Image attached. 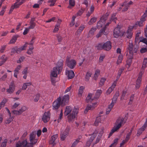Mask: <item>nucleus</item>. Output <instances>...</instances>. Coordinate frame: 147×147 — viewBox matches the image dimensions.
Returning a JSON list of instances; mask_svg holds the SVG:
<instances>
[{
	"label": "nucleus",
	"instance_id": "f8f14e48",
	"mask_svg": "<svg viewBox=\"0 0 147 147\" xmlns=\"http://www.w3.org/2000/svg\"><path fill=\"white\" fill-rule=\"evenodd\" d=\"M106 17L105 16H102L100 18V20L98 22L97 24V27L98 28H100L103 25H104L105 23V21L106 20Z\"/></svg>",
	"mask_w": 147,
	"mask_h": 147
},
{
	"label": "nucleus",
	"instance_id": "c03bdc74",
	"mask_svg": "<svg viewBox=\"0 0 147 147\" xmlns=\"http://www.w3.org/2000/svg\"><path fill=\"white\" fill-rule=\"evenodd\" d=\"M141 34L140 32H138L136 34L135 38V42L136 43L137 42H138V39L139 37Z\"/></svg>",
	"mask_w": 147,
	"mask_h": 147
},
{
	"label": "nucleus",
	"instance_id": "603ef678",
	"mask_svg": "<svg viewBox=\"0 0 147 147\" xmlns=\"http://www.w3.org/2000/svg\"><path fill=\"white\" fill-rule=\"evenodd\" d=\"M137 22H136L135 24L133 26H129V27L130 28H131V30H133V29H136L137 28L138 26H139L137 24Z\"/></svg>",
	"mask_w": 147,
	"mask_h": 147
},
{
	"label": "nucleus",
	"instance_id": "bf43d9fd",
	"mask_svg": "<svg viewBox=\"0 0 147 147\" xmlns=\"http://www.w3.org/2000/svg\"><path fill=\"white\" fill-rule=\"evenodd\" d=\"M40 97V95L39 94H36L35 96V97L34 99V101L35 102H37L39 99Z\"/></svg>",
	"mask_w": 147,
	"mask_h": 147
},
{
	"label": "nucleus",
	"instance_id": "9b49d317",
	"mask_svg": "<svg viewBox=\"0 0 147 147\" xmlns=\"http://www.w3.org/2000/svg\"><path fill=\"white\" fill-rule=\"evenodd\" d=\"M50 113L49 111L45 112L42 117V121L44 123H47L49 121L50 118Z\"/></svg>",
	"mask_w": 147,
	"mask_h": 147
},
{
	"label": "nucleus",
	"instance_id": "4c0bfd02",
	"mask_svg": "<svg viewBox=\"0 0 147 147\" xmlns=\"http://www.w3.org/2000/svg\"><path fill=\"white\" fill-rule=\"evenodd\" d=\"M125 4V3L124 2L123 4L122 5V7L124 6V7L122 10V12H124L127 11L129 7V6L128 5Z\"/></svg>",
	"mask_w": 147,
	"mask_h": 147
},
{
	"label": "nucleus",
	"instance_id": "a19ab883",
	"mask_svg": "<svg viewBox=\"0 0 147 147\" xmlns=\"http://www.w3.org/2000/svg\"><path fill=\"white\" fill-rule=\"evenodd\" d=\"M92 94L91 93L89 94L86 98V100L87 102L92 101L93 99L91 98Z\"/></svg>",
	"mask_w": 147,
	"mask_h": 147
},
{
	"label": "nucleus",
	"instance_id": "9d476101",
	"mask_svg": "<svg viewBox=\"0 0 147 147\" xmlns=\"http://www.w3.org/2000/svg\"><path fill=\"white\" fill-rule=\"evenodd\" d=\"M98 105V102L96 101L92 104L88 105L84 111V113H86L89 110H93Z\"/></svg>",
	"mask_w": 147,
	"mask_h": 147
},
{
	"label": "nucleus",
	"instance_id": "b1692460",
	"mask_svg": "<svg viewBox=\"0 0 147 147\" xmlns=\"http://www.w3.org/2000/svg\"><path fill=\"white\" fill-rule=\"evenodd\" d=\"M115 14H113L111 17V20L108 23L106 24L105 25L104 28H105V30L106 29L107 26H108L111 23V20L113 21L115 23L116 22V20H117L116 18L115 17Z\"/></svg>",
	"mask_w": 147,
	"mask_h": 147
},
{
	"label": "nucleus",
	"instance_id": "4468645a",
	"mask_svg": "<svg viewBox=\"0 0 147 147\" xmlns=\"http://www.w3.org/2000/svg\"><path fill=\"white\" fill-rule=\"evenodd\" d=\"M15 90V86L13 82H11L9 86V88L6 89V92L8 94L13 93Z\"/></svg>",
	"mask_w": 147,
	"mask_h": 147
},
{
	"label": "nucleus",
	"instance_id": "4d7b16f0",
	"mask_svg": "<svg viewBox=\"0 0 147 147\" xmlns=\"http://www.w3.org/2000/svg\"><path fill=\"white\" fill-rule=\"evenodd\" d=\"M22 67L21 65H18L14 71V72L19 73V71L20 70Z\"/></svg>",
	"mask_w": 147,
	"mask_h": 147
},
{
	"label": "nucleus",
	"instance_id": "49530a36",
	"mask_svg": "<svg viewBox=\"0 0 147 147\" xmlns=\"http://www.w3.org/2000/svg\"><path fill=\"white\" fill-rule=\"evenodd\" d=\"M124 69V68L123 67L122 68H121L118 71V76H117V79L118 80L119 78H120V76L121 75V74L123 71Z\"/></svg>",
	"mask_w": 147,
	"mask_h": 147
},
{
	"label": "nucleus",
	"instance_id": "c756f323",
	"mask_svg": "<svg viewBox=\"0 0 147 147\" xmlns=\"http://www.w3.org/2000/svg\"><path fill=\"white\" fill-rule=\"evenodd\" d=\"M32 83L30 82L24 83L23 84L22 89L23 90H25L26 89L28 86H30L32 85Z\"/></svg>",
	"mask_w": 147,
	"mask_h": 147
},
{
	"label": "nucleus",
	"instance_id": "6e6d98bb",
	"mask_svg": "<svg viewBox=\"0 0 147 147\" xmlns=\"http://www.w3.org/2000/svg\"><path fill=\"white\" fill-rule=\"evenodd\" d=\"M30 26L28 27L30 29H33L36 26V23L35 22H30Z\"/></svg>",
	"mask_w": 147,
	"mask_h": 147
},
{
	"label": "nucleus",
	"instance_id": "20e7f679",
	"mask_svg": "<svg viewBox=\"0 0 147 147\" xmlns=\"http://www.w3.org/2000/svg\"><path fill=\"white\" fill-rule=\"evenodd\" d=\"M126 119H124L123 117H120L118 118L115 122V125L109 133L108 138H109L114 132L118 130L122 125H123L126 122Z\"/></svg>",
	"mask_w": 147,
	"mask_h": 147
},
{
	"label": "nucleus",
	"instance_id": "c85d7f7f",
	"mask_svg": "<svg viewBox=\"0 0 147 147\" xmlns=\"http://www.w3.org/2000/svg\"><path fill=\"white\" fill-rule=\"evenodd\" d=\"M7 60V57L4 55H2L0 58V66L3 64Z\"/></svg>",
	"mask_w": 147,
	"mask_h": 147
},
{
	"label": "nucleus",
	"instance_id": "680f3d73",
	"mask_svg": "<svg viewBox=\"0 0 147 147\" xmlns=\"http://www.w3.org/2000/svg\"><path fill=\"white\" fill-rule=\"evenodd\" d=\"M69 5L71 7H73L75 4V0H69Z\"/></svg>",
	"mask_w": 147,
	"mask_h": 147
},
{
	"label": "nucleus",
	"instance_id": "473e14b6",
	"mask_svg": "<svg viewBox=\"0 0 147 147\" xmlns=\"http://www.w3.org/2000/svg\"><path fill=\"white\" fill-rule=\"evenodd\" d=\"M84 28L85 27L83 25H81L80 26L75 33V34H77V37L79 36V34L82 32Z\"/></svg>",
	"mask_w": 147,
	"mask_h": 147
},
{
	"label": "nucleus",
	"instance_id": "338daca9",
	"mask_svg": "<svg viewBox=\"0 0 147 147\" xmlns=\"http://www.w3.org/2000/svg\"><path fill=\"white\" fill-rule=\"evenodd\" d=\"M139 42H142L147 45V39L143 37H141Z\"/></svg>",
	"mask_w": 147,
	"mask_h": 147
},
{
	"label": "nucleus",
	"instance_id": "13d9d810",
	"mask_svg": "<svg viewBox=\"0 0 147 147\" xmlns=\"http://www.w3.org/2000/svg\"><path fill=\"white\" fill-rule=\"evenodd\" d=\"M60 26L59 24H57L55 25V28L53 30V32H57L59 30V28Z\"/></svg>",
	"mask_w": 147,
	"mask_h": 147
},
{
	"label": "nucleus",
	"instance_id": "864d4df0",
	"mask_svg": "<svg viewBox=\"0 0 147 147\" xmlns=\"http://www.w3.org/2000/svg\"><path fill=\"white\" fill-rule=\"evenodd\" d=\"M7 101V99L5 98L3 99L1 102L0 103V105H1L3 107L5 106V105Z\"/></svg>",
	"mask_w": 147,
	"mask_h": 147
},
{
	"label": "nucleus",
	"instance_id": "2eb2a0df",
	"mask_svg": "<svg viewBox=\"0 0 147 147\" xmlns=\"http://www.w3.org/2000/svg\"><path fill=\"white\" fill-rule=\"evenodd\" d=\"M142 75V73H139L138 77L137 79L135 86L136 88V89H138L140 86Z\"/></svg>",
	"mask_w": 147,
	"mask_h": 147
},
{
	"label": "nucleus",
	"instance_id": "0eeeda50",
	"mask_svg": "<svg viewBox=\"0 0 147 147\" xmlns=\"http://www.w3.org/2000/svg\"><path fill=\"white\" fill-rule=\"evenodd\" d=\"M66 64L71 69H72L75 67L76 63L75 60L70 59V57H67Z\"/></svg>",
	"mask_w": 147,
	"mask_h": 147
},
{
	"label": "nucleus",
	"instance_id": "412c9836",
	"mask_svg": "<svg viewBox=\"0 0 147 147\" xmlns=\"http://www.w3.org/2000/svg\"><path fill=\"white\" fill-rule=\"evenodd\" d=\"M111 48V46L110 41H107L103 44V49L106 51L110 50Z\"/></svg>",
	"mask_w": 147,
	"mask_h": 147
},
{
	"label": "nucleus",
	"instance_id": "37998d69",
	"mask_svg": "<svg viewBox=\"0 0 147 147\" xmlns=\"http://www.w3.org/2000/svg\"><path fill=\"white\" fill-rule=\"evenodd\" d=\"M96 18L94 17H92L88 22L89 25H91L94 23L96 20Z\"/></svg>",
	"mask_w": 147,
	"mask_h": 147
},
{
	"label": "nucleus",
	"instance_id": "e2e57ef3",
	"mask_svg": "<svg viewBox=\"0 0 147 147\" xmlns=\"http://www.w3.org/2000/svg\"><path fill=\"white\" fill-rule=\"evenodd\" d=\"M106 79L104 78H102L99 83V86H102L104 84V83L106 81Z\"/></svg>",
	"mask_w": 147,
	"mask_h": 147
},
{
	"label": "nucleus",
	"instance_id": "f257e3e1",
	"mask_svg": "<svg viewBox=\"0 0 147 147\" xmlns=\"http://www.w3.org/2000/svg\"><path fill=\"white\" fill-rule=\"evenodd\" d=\"M104 128L102 127L101 128L96 129L93 132L90 138L87 141L85 147H89L91 144L93 146L99 142L104 133Z\"/></svg>",
	"mask_w": 147,
	"mask_h": 147
},
{
	"label": "nucleus",
	"instance_id": "bb28decb",
	"mask_svg": "<svg viewBox=\"0 0 147 147\" xmlns=\"http://www.w3.org/2000/svg\"><path fill=\"white\" fill-rule=\"evenodd\" d=\"M27 43H26L23 46L21 47H20L18 48L17 47V53H20L22 51L25 50L27 46Z\"/></svg>",
	"mask_w": 147,
	"mask_h": 147
},
{
	"label": "nucleus",
	"instance_id": "a878e982",
	"mask_svg": "<svg viewBox=\"0 0 147 147\" xmlns=\"http://www.w3.org/2000/svg\"><path fill=\"white\" fill-rule=\"evenodd\" d=\"M119 95V93L118 91L116 92L115 94L114 95L112 99L111 102L114 104L116 103L117 98Z\"/></svg>",
	"mask_w": 147,
	"mask_h": 147
},
{
	"label": "nucleus",
	"instance_id": "a211bd4d",
	"mask_svg": "<svg viewBox=\"0 0 147 147\" xmlns=\"http://www.w3.org/2000/svg\"><path fill=\"white\" fill-rule=\"evenodd\" d=\"M132 31V30H131V28H130L128 27L126 32H125L123 36L126 34L127 38L129 39L131 38L132 37L133 34Z\"/></svg>",
	"mask_w": 147,
	"mask_h": 147
},
{
	"label": "nucleus",
	"instance_id": "5701e85b",
	"mask_svg": "<svg viewBox=\"0 0 147 147\" xmlns=\"http://www.w3.org/2000/svg\"><path fill=\"white\" fill-rule=\"evenodd\" d=\"M20 0H17L16 2L14 3V5L11 6L10 11H12L14 9L18 8L21 5L20 3Z\"/></svg>",
	"mask_w": 147,
	"mask_h": 147
},
{
	"label": "nucleus",
	"instance_id": "1a4fd4ad",
	"mask_svg": "<svg viewBox=\"0 0 147 147\" xmlns=\"http://www.w3.org/2000/svg\"><path fill=\"white\" fill-rule=\"evenodd\" d=\"M61 98L59 96L55 100L53 103V110H57L60 107L61 103Z\"/></svg>",
	"mask_w": 147,
	"mask_h": 147
},
{
	"label": "nucleus",
	"instance_id": "8fccbe9b",
	"mask_svg": "<svg viewBox=\"0 0 147 147\" xmlns=\"http://www.w3.org/2000/svg\"><path fill=\"white\" fill-rule=\"evenodd\" d=\"M76 17V15L72 17V20L70 24V26L72 27L75 24V19Z\"/></svg>",
	"mask_w": 147,
	"mask_h": 147
},
{
	"label": "nucleus",
	"instance_id": "39448f33",
	"mask_svg": "<svg viewBox=\"0 0 147 147\" xmlns=\"http://www.w3.org/2000/svg\"><path fill=\"white\" fill-rule=\"evenodd\" d=\"M63 61L62 60H59L57 63V66L53 67L51 71L50 77H57L63 68Z\"/></svg>",
	"mask_w": 147,
	"mask_h": 147
},
{
	"label": "nucleus",
	"instance_id": "ea45409f",
	"mask_svg": "<svg viewBox=\"0 0 147 147\" xmlns=\"http://www.w3.org/2000/svg\"><path fill=\"white\" fill-rule=\"evenodd\" d=\"M17 37L18 36H17L15 35L13 36L12 38L10 41L9 43V44H12L14 43L17 40Z\"/></svg>",
	"mask_w": 147,
	"mask_h": 147
},
{
	"label": "nucleus",
	"instance_id": "052dcab7",
	"mask_svg": "<svg viewBox=\"0 0 147 147\" xmlns=\"http://www.w3.org/2000/svg\"><path fill=\"white\" fill-rule=\"evenodd\" d=\"M97 49L98 50L103 49V44L102 43H99L97 46Z\"/></svg>",
	"mask_w": 147,
	"mask_h": 147
},
{
	"label": "nucleus",
	"instance_id": "a18cd8bd",
	"mask_svg": "<svg viewBox=\"0 0 147 147\" xmlns=\"http://www.w3.org/2000/svg\"><path fill=\"white\" fill-rule=\"evenodd\" d=\"M56 1V0H48L47 2L50 3L49 6H53L54 5Z\"/></svg>",
	"mask_w": 147,
	"mask_h": 147
},
{
	"label": "nucleus",
	"instance_id": "79ce46f5",
	"mask_svg": "<svg viewBox=\"0 0 147 147\" xmlns=\"http://www.w3.org/2000/svg\"><path fill=\"white\" fill-rule=\"evenodd\" d=\"M147 16V11H145L142 18L140 19V21L144 22L145 20V18Z\"/></svg>",
	"mask_w": 147,
	"mask_h": 147
},
{
	"label": "nucleus",
	"instance_id": "dca6fc26",
	"mask_svg": "<svg viewBox=\"0 0 147 147\" xmlns=\"http://www.w3.org/2000/svg\"><path fill=\"white\" fill-rule=\"evenodd\" d=\"M147 57H145L144 59L142 67L141 69V71L139 73H142V74H144L145 68L147 67Z\"/></svg>",
	"mask_w": 147,
	"mask_h": 147
},
{
	"label": "nucleus",
	"instance_id": "72a5a7b5",
	"mask_svg": "<svg viewBox=\"0 0 147 147\" xmlns=\"http://www.w3.org/2000/svg\"><path fill=\"white\" fill-rule=\"evenodd\" d=\"M114 105L115 104L111 102V104L109 105L108 107L106 109V114H108L109 113Z\"/></svg>",
	"mask_w": 147,
	"mask_h": 147
},
{
	"label": "nucleus",
	"instance_id": "7c9ffc66",
	"mask_svg": "<svg viewBox=\"0 0 147 147\" xmlns=\"http://www.w3.org/2000/svg\"><path fill=\"white\" fill-rule=\"evenodd\" d=\"M94 7L93 5H92L90 8V11H88L86 14V16L89 17L92 13L94 11Z\"/></svg>",
	"mask_w": 147,
	"mask_h": 147
},
{
	"label": "nucleus",
	"instance_id": "cd10ccee",
	"mask_svg": "<svg viewBox=\"0 0 147 147\" xmlns=\"http://www.w3.org/2000/svg\"><path fill=\"white\" fill-rule=\"evenodd\" d=\"M28 68L26 67L23 69L22 73V74L24 75L23 78L24 79H26L27 78L28 74Z\"/></svg>",
	"mask_w": 147,
	"mask_h": 147
},
{
	"label": "nucleus",
	"instance_id": "423d86ee",
	"mask_svg": "<svg viewBox=\"0 0 147 147\" xmlns=\"http://www.w3.org/2000/svg\"><path fill=\"white\" fill-rule=\"evenodd\" d=\"M129 44L127 48V51L129 53V55H133L134 53L137 52L138 47H134L133 42L131 40H129Z\"/></svg>",
	"mask_w": 147,
	"mask_h": 147
},
{
	"label": "nucleus",
	"instance_id": "c9c22d12",
	"mask_svg": "<svg viewBox=\"0 0 147 147\" xmlns=\"http://www.w3.org/2000/svg\"><path fill=\"white\" fill-rule=\"evenodd\" d=\"M100 73V70L99 69H97L95 71L93 77L94 79L95 80H96L98 78L99 75Z\"/></svg>",
	"mask_w": 147,
	"mask_h": 147
},
{
	"label": "nucleus",
	"instance_id": "69168bd1",
	"mask_svg": "<svg viewBox=\"0 0 147 147\" xmlns=\"http://www.w3.org/2000/svg\"><path fill=\"white\" fill-rule=\"evenodd\" d=\"M69 127H67L64 131L63 132V133L68 135L69 134Z\"/></svg>",
	"mask_w": 147,
	"mask_h": 147
},
{
	"label": "nucleus",
	"instance_id": "393cba45",
	"mask_svg": "<svg viewBox=\"0 0 147 147\" xmlns=\"http://www.w3.org/2000/svg\"><path fill=\"white\" fill-rule=\"evenodd\" d=\"M105 28H102L101 29L99 32L96 35V37L97 38H98L102 36V34H104L105 35H107V33L105 32Z\"/></svg>",
	"mask_w": 147,
	"mask_h": 147
},
{
	"label": "nucleus",
	"instance_id": "09e8293b",
	"mask_svg": "<svg viewBox=\"0 0 147 147\" xmlns=\"http://www.w3.org/2000/svg\"><path fill=\"white\" fill-rule=\"evenodd\" d=\"M33 49L34 48L32 46L29 47V49L27 52V53L29 55H31L33 53Z\"/></svg>",
	"mask_w": 147,
	"mask_h": 147
},
{
	"label": "nucleus",
	"instance_id": "7ed1b4c3",
	"mask_svg": "<svg viewBox=\"0 0 147 147\" xmlns=\"http://www.w3.org/2000/svg\"><path fill=\"white\" fill-rule=\"evenodd\" d=\"M79 113V109L74 107L72 110L70 106L66 107L64 115H67V119L69 122H72L74 121L75 118L77 117V115Z\"/></svg>",
	"mask_w": 147,
	"mask_h": 147
},
{
	"label": "nucleus",
	"instance_id": "0e129e2a",
	"mask_svg": "<svg viewBox=\"0 0 147 147\" xmlns=\"http://www.w3.org/2000/svg\"><path fill=\"white\" fill-rule=\"evenodd\" d=\"M118 80H117V79H116L113 82V83L111 86L110 87L113 89L116 86Z\"/></svg>",
	"mask_w": 147,
	"mask_h": 147
},
{
	"label": "nucleus",
	"instance_id": "aec40b11",
	"mask_svg": "<svg viewBox=\"0 0 147 147\" xmlns=\"http://www.w3.org/2000/svg\"><path fill=\"white\" fill-rule=\"evenodd\" d=\"M58 138V135L57 134L53 135L51 136V139L49 141V143L52 145L53 146L55 145L56 144L55 140Z\"/></svg>",
	"mask_w": 147,
	"mask_h": 147
},
{
	"label": "nucleus",
	"instance_id": "f03ea898",
	"mask_svg": "<svg viewBox=\"0 0 147 147\" xmlns=\"http://www.w3.org/2000/svg\"><path fill=\"white\" fill-rule=\"evenodd\" d=\"M38 139L36 137V132L32 131L29 135L30 143L27 142V140H25L22 142L19 141L16 144L15 147H33L37 142Z\"/></svg>",
	"mask_w": 147,
	"mask_h": 147
},
{
	"label": "nucleus",
	"instance_id": "f704fd0d",
	"mask_svg": "<svg viewBox=\"0 0 147 147\" xmlns=\"http://www.w3.org/2000/svg\"><path fill=\"white\" fill-rule=\"evenodd\" d=\"M92 74L91 72L89 71L87 72L85 77V80L86 81H88L90 78L91 77Z\"/></svg>",
	"mask_w": 147,
	"mask_h": 147
},
{
	"label": "nucleus",
	"instance_id": "6ab92c4d",
	"mask_svg": "<svg viewBox=\"0 0 147 147\" xmlns=\"http://www.w3.org/2000/svg\"><path fill=\"white\" fill-rule=\"evenodd\" d=\"M133 58V55H128L127 56L126 61V67L128 68L129 67L131 64Z\"/></svg>",
	"mask_w": 147,
	"mask_h": 147
},
{
	"label": "nucleus",
	"instance_id": "6e6552de",
	"mask_svg": "<svg viewBox=\"0 0 147 147\" xmlns=\"http://www.w3.org/2000/svg\"><path fill=\"white\" fill-rule=\"evenodd\" d=\"M125 33V32H121L120 28L117 26L115 28L113 32V36L114 37L117 38L119 36H123Z\"/></svg>",
	"mask_w": 147,
	"mask_h": 147
},
{
	"label": "nucleus",
	"instance_id": "5fc2aeb1",
	"mask_svg": "<svg viewBox=\"0 0 147 147\" xmlns=\"http://www.w3.org/2000/svg\"><path fill=\"white\" fill-rule=\"evenodd\" d=\"M67 136V135L63 133H61L60 135L61 140L62 141H63L65 139Z\"/></svg>",
	"mask_w": 147,
	"mask_h": 147
},
{
	"label": "nucleus",
	"instance_id": "f3484780",
	"mask_svg": "<svg viewBox=\"0 0 147 147\" xmlns=\"http://www.w3.org/2000/svg\"><path fill=\"white\" fill-rule=\"evenodd\" d=\"M69 96L68 95H65L62 100L61 105L62 106L65 105L67 103L69 100Z\"/></svg>",
	"mask_w": 147,
	"mask_h": 147
},
{
	"label": "nucleus",
	"instance_id": "58836bf2",
	"mask_svg": "<svg viewBox=\"0 0 147 147\" xmlns=\"http://www.w3.org/2000/svg\"><path fill=\"white\" fill-rule=\"evenodd\" d=\"M102 92L101 90H97L95 94L94 98L96 99L98 98L102 93Z\"/></svg>",
	"mask_w": 147,
	"mask_h": 147
},
{
	"label": "nucleus",
	"instance_id": "e433bc0d",
	"mask_svg": "<svg viewBox=\"0 0 147 147\" xmlns=\"http://www.w3.org/2000/svg\"><path fill=\"white\" fill-rule=\"evenodd\" d=\"M96 30V28H92L89 31L88 33V35H89V36H92L93 35Z\"/></svg>",
	"mask_w": 147,
	"mask_h": 147
},
{
	"label": "nucleus",
	"instance_id": "4be33fe9",
	"mask_svg": "<svg viewBox=\"0 0 147 147\" xmlns=\"http://www.w3.org/2000/svg\"><path fill=\"white\" fill-rule=\"evenodd\" d=\"M66 75L67 76L68 79H71L73 78L75 76L74 72L72 70H66L65 71Z\"/></svg>",
	"mask_w": 147,
	"mask_h": 147
},
{
	"label": "nucleus",
	"instance_id": "774afa93",
	"mask_svg": "<svg viewBox=\"0 0 147 147\" xmlns=\"http://www.w3.org/2000/svg\"><path fill=\"white\" fill-rule=\"evenodd\" d=\"M13 118V117H9L5 121V123L7 124L9 123L12 121Z\"/></svg>",
	"mask_w": 147,
	"mask_h": 147
},
{
	"label": "nucleus",
	"instance_id": "2f4dec72",
	"mask_svg": "<svg viewBox=\"0 0 147 147\" xmlns=\"http://www.w3.org/2000/svg\"><path fill=\"white\" fill-rule=\"evenodd\" d=\"M84 89V87L83 86L80 87L78 92V96L79 97H81L82 96Z\"/></svg>",
	"mask_w": 147,
	"mask_h": 147
},
{
	"label": "nucleus",
	"instance_id": "de8ad7c7",
	"mask_svg": "<svg viewBox=\"0 0 147 147\" xmlns=\"http://www.w3.org/2000/svg\"><path fill=\"white\" fill-rule=\"evenodd\" d=\"M123 59V56L121 55H120L118 57L117 61V63L118 64L121 63Z\"/></svg>",
	"mask_w": 147,
	"mask_h": 147
},
{
	"label": "nucleus",
	"instance_id": "ddd939ff",
	"mask_svg": "<svg viewBox=\"0 0 147 147\" xmlns=\"http://www.w3.org/2000/svg\"><path fill=\"white\" fill-rule=\"evenodd\" d=\"M27 109L26 107L25 106H23L18 110H13L12 111V112L14 115H19L21 114L23 112L26 111Z\"/></svg>",
	"mask_w": 147,
	"mask_h": 147
},
{
	"label": "nucleus",
	"instance_id": "3c124183",
	"mask_svg": "<svg viewBox=\"0 0 147 147\" xmlns=\"http://www.w3.org/2000/svg\"><path fill=\"white\" fill-rule=\"evenodd\" d=\"M84 10L81 9L80 10H79L78 12L77 13L76 15L77 16H81L83 13L84 11Z\"/></svg>",
	"mask_w": 147,
	"mask_h": 147
}]
</instances>
